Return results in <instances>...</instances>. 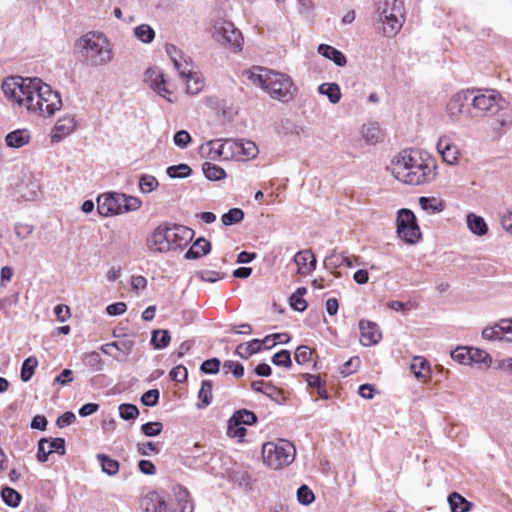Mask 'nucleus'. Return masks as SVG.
I'll use <instances>...</instances> for the list:
<instances>
[{"label":"nucleus","mask_w":512,"mask_h":512,"mask_svg":"<svg viewBox=\"0 0 512 512\" xmlns=\"http://www.w3.org/2000/svg\"><path fill=\"white\" fill-rule=\"evenodd\" d=\"M2 90L10 101L42 117H52L63 105L60 94L39 78L10 77Z\"/></svg>","instance_id":"f257e3e1"},{"label":"nucleus","mask_w":512,"mask_h":512,"mask_svg":"<svg viewBox=\"0 0 512 512\" xmlns=\"http://www.w3.org/2000/svg\"><path fill=\"white\" fill-rule=\"evenodd\" d=\"M390 170L394 178L404 184L425 185L435 179L437 163L417 150H403L393 157Z\"/></svg>","instance_id":"f03ea898"},{"label":"nucleus","mask_w":512,"mask_h":512,"mask_svg":"<svg viewBox=\"0 0 512 512\" xmlns=\"http://www.w3.org/2000/svg\"><path fill=\"white\" fill-rule=\"evenodd\" d=\"M254 83L260 85L269 95L281 102H289L297 91L291 77L267 68H257L251 74Z\"/></svg>","instance_id":"7ed1b4c3"},{"label":"nucleus","mask_w":512,"mask_h":512,"mask_svg":"<svg viewBox=\"0 0 512 512\" xmlns=\"http://www.w3.org/2000/svg\"><path fill=\"white\" fill-rule=\"evenodd\" d=\"M77 46L86 63L90 66H104L113 59L111 44L101 32L91 31L84 34L79 38Z\"/></svg>","instance_id":"20e7f679"},{"label":"nucleus","mask_w":512,"mask_h":512,"mask_svg":"<svg viewBox=\"0 0 512 512\" xmlns=\"http://www.w3.org/2000/svg\"><path fill=\"white\" fill-rule=\"evenodd\" d=\"M209 146L211 152L215 154L213 159L246 161L255 158L259 152L254 142L244 140L216 139L211 140Z\"/></svg>","instance_id":"39448f33"},{"label":"nucleus","mask_w":512,"mask_h":512,"mask_svg":"<svg viewBox=\"0 0 512 512\" xmlns=\"http://www.w3.org/2000/svg\"><path fill=\"white\" fill-rule=\"evenodd\" d=\"M377 21L382 24L386 37H394L405 21V9L401 0H379L376 4Z\"/></svg>","instance_id":"423d86ee"},{"label":"nucleus","mask_w":512,"mask_h":512,"mask_svg":"<svg viewBox=\"0 0 512 512\" xmlns=\"http://www.w3.org/2000/svg\"><path fill=\"white\" fill-rule=\"evenodd\" d=\"M295 454L296 449L288 440L267 442L262 447L263 462L274 470L290 465L294 461Z\"/></svg>","instance_id":"0eeeda50"},{"label":"nucleus","mask_w":512,"mask_h":512,"mask_svg":"<svg viewBox=\"0 0 512 512\" xmlns=\"http://www.w3.org/2000/svg\"><path fill=\"white\" fill-rule=\"evenodd\" d=\"M213 37L217 42L233 51H238L242 48V33L230 21H216L213 26Z\"/></svg>","instance_id":"6e6552de"},{"label":"nucleus","mask_w":512,"mask_h":512,"mask_svg":"<svg viewBox=\"0 0 512 512\" xmlns=\"http://www.w3.org/2000/svg\"><path fill=\"white\" fill-rule=\"evenodd\" d=\"M398 236L406 243L415 244L421 237L415 214L409 209H400L397 219Z\"/></svg>","instance_id":"1a4fd4ad"},{"label":"nucleus","mask_w":512,"mask_h":512,"mask_svg":"<svg viewBox=\"0 0 512 512\" xmlns=\"http://www.w3.org/2000/svg\"><path fill=\"white\" fill-rule=\"evenodd\" d=\"M505 100L496 90H486L474 96L472 106L486 114L495 115L504 108Z\"/></svg>","instance_id":"9d476101"},{"label":"nucleus","mask_w":512,"mask_h":512,"mask_svg":"<svg viewBox=\"0 0 512 512\" xmlns=\"http://www.w3.org/2000/svg\"><path fill=\"white\" fill-rule=\"evenodd\" d=\"M146 245L151 252L166 253L171 251L170 227L167 224L156 227L147 238Z\"/></svg>","instance_id":"9b49d317"},{"label":"nucleus","mask_w":512,"mask_h":512,"mask_svg":"<svg viewBox=\"0 0 512 512\" xmlns=\"http://www.w3.org/2000/svg\"><path fill=\"white\" fill-rule=\"evenodd\" d=\"M78 126L76 114L67 113L60 117L51 130V143H59L69 135H71Z\"/></svg>","instance_id":"f8f14e48"},{"label":"nucleus","mask_w":512,"mask_h":512,"mask_svg":"<svg viewBox=\"0 0 512 512\" xmlns=\"http://www.w3.org/2000/svg\"><path fill=\"white\" fill-rule=\"evenodd\" d=\"M437 152L444 162L449 165H456L459 162L461 153L454 139L447 134L441 135L437 141Z\"/></svg>","instance_id":"ddd939ff"},{"label":"nucleus","mask_w":512,"mask_h":512,"mask_svg":"<svg viewBox=\"0 0 512 512\" xmlns=\"http://www.w3.org/2000/svg\"><path fill=\"white\" fill-rule=\"evenodd\" d=\"M165 50L182 78L185 79L193 73V65L189 56L184 55L183 52L173 44H167Z\"/></svg>","instance_id":"4468645a"},{"label":"nucleus","mask_w":512,"mask_h":512,"mask_svg":"<svg viewBox=\"0 0 512 512\" xmlns=\"http://www.w3.org/2000/svg\"><path fill=\"white\" fill-rule=\"evenodd\" d=\"M121 193H106L97 198V210L102 216H111L123 213L120 199Z\"/></svg>","instance_id":"2eb2a0df"},{"label":"nucleus","mask_w":512,"mask_h":512,"mask_svg":"<svg viewBox=\"0 0 512 512\" xmlns=\"http://www.w3.org/2000/svg\"><path fill=\"white\" fill-rule=\"evenodd\" d=\"M482 336L491 341L512 342V322H495L483 329Z\"/></svg>","instance_id":"dca6fc26"},{"label":"nucleus","mask_w":512,"mask_h":512,"mask_svg":"<svg viewBox=\"0 0 512 512\" xmlns=\"http://www.w3.org/2000/svg\"><path fill=\"white\" fill-rule=\"evenodd\" d=\"M53 452L60 455L65 454V441L63 438L41 439L38 443L37 460L42 463L46 462L48 456Z\"/></svg>","instance_id":"f3484780"},{"label":"nucleus","mask_w":512,"mask_h":512,"mask_svg":"<svg viewBox=\"0 0 512 512\" xmlns=\"http://www.w3.org/2000/svg\"><path fill=\"white\" fill-rule=\"evenodd\" d=\"M146 82L150 88L153 89L161 97L165 98L170 103L173 102V100L170 98L172 92L167 88L164 75L161 72L151 68L148 69L146 71Z\"/></svg>","instance_id":"a211bd4d"},{"label":"nucleus","mask_w":512,"mask_h":512,"mask_svg":"<svg viewBox=\"0 0 512 512\" xmlns=\"http://www.w3.org/2000/svg\"><path fill=\"white\" fill-rule=\"evenodd\" d=\"M193 234V230L185 226L175 225L170 227L171 250H182L192 240Z\"/></svg>","instance_id":"6ab92c4d"},{"label":"nucleus","mask_w":512,"mask_h":512,"mask_svg":"<svg viewBox=\"0 0 512 512\" xmlns=\"http://www.w3.org/2000/svg\"><path fill=\"white\" fill-rule=\"evenodd\" d=\"M360 341L364 346H372L382 339V332L376 322H359Z\"/></svg>","instance_id":"aec40b11"},{"label":"nucleus","mask_w":512,"mask_h":512,"mask_svg":"<svg viewBox=\"0 0 512 512\" xmlns=\"http://www.w3.org/2000/svg\"><path fill=\"white\" fill-rule=\"evenodd\" d=\"M294 262L298 267V274L306 276L316 268V258L310 249L299 251L294 256Z\"/></svg>","instance_id":"412c9836"},{"label":"nucleus","mask_w":512,"mask_h":512,"mask_svg":"<svg viewBox=\"0 0 512 512\" xmlns=\"http://www.w3.org/2000/svg\"><path fill=\"white\" fill-rule=\"evenodd\" d=\"M30 139V132L27 129H18L6 135L5 143L8 147L21 148L27 145Z\"/></svg>","instance_id":"4be33fe9"},{"label":"nucleus","mask_w":512,"mask_h":512,"mask_svg":"<svg viewBox=\"0 0 512 512\" xmlns=\"http://www.w3.org/2000/svg\"><path fill=\"white\" fill-rule=\"evenodd\" d=\"M419 205L426 213L433 215L444 211L446 204L445 201L437 197L421 196L418 199Z\"/></svg>","instance_id":"5701e85b"},{"label":"nucleus","mask_w":512,"mask_h":512,"mask_svg":"<svg viewBox=\"0 0 512 512\" xmlns=\"http://www.w3.org/2000/svg\"><path fill=\"white\" fill-rule=\"evenodd\" d=\"M411 372L421 381H426L431 373L429 362L421 356H415L410 365Z\"/></svg>","instance_id":"b1692460"},{"label":"nucleus","mask_w":512,"mask_h":512,"mask_svg":"<svg viewBox=\"0 0 512 512\" xmlns=\"http://www.w3.org/2000/svg\"><path fill=\"white\" fill-rule=\"evenodd\" d=\"M318 52L323 57L334 62L335 65L343 67L347 63L346 56L338 49L327 44H320L318 46Z\"/></svg>","instance_id":"393cba45"},{"label":"nucleus","mask_w":512,"mask_h":512,"mask_svg":"<svg viewBox=\"0 0 512 512\" xmlns=\"http://www.w3.org/2000/svg\"><path fill=\"white\" fill-rule=\"evenodd\" d=\"M18 193L24 200L34 201L40 195V185L36 180L29 178L26 182H22L19 185Z\"/></svg>","instance_id":"a878e982"},{"label":"nucleus","mask_w":512,"mask_h":512,"mask_svg":"<svg viewBox=\"0 0 512 512\" xmlns=\"http://www.w3.org/2000/svg\"><path fill=\"white\" fill-rule=\"evenodd\" d=\"M468 91L454 94L447 103V113L450 117H456L462 113L465 102L468 100Z\"/></svg>","instance_id":"bb28decb"},{"label":"nucleus","mask_w":512,"mask_h":512,"mask_svg":"<svg viewBox=\"0 0 512 512\" xmlns=\"http://www.w3.org/2000/svg\"><path fill=\"white\" fill-rule=\"evenodd\" d=\"M211 250V244L205 238L197 239L185 253L186 259H198L207 255Z\"/></svg>","instance_id":"cd10ccee"},{"label":"nucleus","mask_w":512,"mask_h":512,"mask_svg":"<svg viewBox=\"0 0 512 512\" xmlns=\"http://www.w3.org/2000/svg\"><path fill=\"white\" fill-rule=\"evenodd\" d=\"M467 227L471 233L483 236L488 232V226L483 217L474 213H468L466 217Z\"/></svg>","instance_id":"c85d7f7f"},{"label":"nucleus","mask_w":512,"mask_h":512,"mask_svg":"<svg viewBox=\"0 0 512 512\" xmlns=\"http://www.w3.org/2000/svg\"><path fill=\"white\" fill-rule=\"evenodd\" d=\"M361 135L365 142L374 145L382 140L383 134L377 123H368L362 126Z\"/></svg>","instance_id":"c756f323"},{"label":"nucleus","mask_w":512,"mask_h":512,"mask_svg":"<svg viewBox=\"0 0 512 512\" xmlns=\"http://www.w3.org/2000/svg\"><path fill=\"white\" fill-rule=\"evenodd\" d=\"M470 364H476L480 368L487 369L492 365V358L486 351L471 347Z\"/></svg>","instance_id":"7c9ffc66"},{"label":"nucleus","mask_w":512,"mask_h":512,"mask_svg":"<svg viewBox=\"0 0 512 512\" xmlns=\"http://www.w3.org/2000/svg\"><path fill=\"white\" fill-rule=\"evenodd\" d=\"M345 255L335 250L331 251L324 259V266L330 270L335 277H340V273L336 270L343 265Z\"/></svg>","instance_id":"2f4dec72"},{"label":"nucleus","mask_w":512,"mask_h":512,"mask_svg":"<svg viewBox=\"0 0 512 512\" xmlns=\"http://www.w3.org/2000/svg\"><path fill=\"white\" fill-rule=\"evenodd\" d=\"M448 503L450 505L451 512H469L472 507V503L467 501L457 492H452L448 496Z\"/></svg>","instance_id":"473e14b6"},{"label":"nucleus","mask_w":512,"mask_h":512,"mask_svg":"<svg viewBox=\"0 0 512 512\" xmlns=\"http://www.w3.org/2000/svg\"><path fill=\"white\" fill-rule=\"evenodd\" d=\"M318 93L326 95L332 104H337L341 99V91L337 83H322L318 87Z\"/></svg>","instance_id":"72a5a7b5"},{"label":"nucleus","mask_w":512,"mask_h":512,"mask_svg":"<svg viewBox=\"0 0 512 512\" xmlns=\"http://www.w3.org/2000/svg\"><path fill=\"white\" fill-rule=\"evenodd\" d=\"M160 494L156 491H151L147 493L141 500H140V508L144 512H157V507L160 503Z\"/></svg>","instance_id":"f704fd0d"},{"label":"nucleus","mask_w":512,"mask_h":512,"mask_svg":"<svg viewBox=\"0 0 512 512\" xmlns=\"http://www.w3.org/2000/svg\"><path fill=\"white\" fill-rule=\"evenodd\" d=\"M202 170L205 177L210 181H219L226 177V172L222 167L210 162H205L202 165Z\"/></svg>","instance_id":"c9c22d12"},{"label":"nucleus","mask_w":512,"mask_h":512,"mask_svg":"<svg viewBox=\"0 0 512 512\" xmlns=\"http://www.w3.org/2000/svg\"><path fill=\"white\" fill-rule=\"evenodd\" d=\"M97 460L100 463L101 469L104 473L109 476L116 475L119 471V462L115 459L110 458L105 454H98Z\"/></svg>","instance_id":"e433bc0d"},{"label":"nucleus","mask_w":512,"mask_h":512,"mask_svg":"<svg viewBox=\"0 0 512 512\" xmlns=\"http://www.w3.org/2000/svg\"><path fill=\"white\" fill-rule=\"evenodd\" d=\"M261 349V342L254 339L248 344H240L237 346L236 352L242 358H249L251 355L257 353Z\"/></svg>","instance_id":"4c0bfd02"},{"label":"nucleus","mask_w":512,"mask_h":512,"mask_svg":"<svg viewBox=\"0 0 512 512\" xmlns=\"http://www.w3.org/2000/svg\"><path fill=\"white\" fill-rule=\"evenodd\" d=\"M82 361L87 367H90L93 371H101L103 369V360L100 354L96 351L85 353L82 357Z\"/></svg>","instance_id":"58836bf2"},{"label":"nucleus","mask_w":512,"mask_h":512,"mask_svg":"<svg viewBox=\"0 0 512 512\" xmlns=\"http://www.w3.org/2000/svg\"><path fill=\"white\" fill-rule=\"evenodd\" d=\"M171 337L167 330H154L151 337V344L155 349H163L170 343Z\"/></svg>","instance_id":"ea45409f"},{"label":"nucleus","mask_w":512,"mask_h":512,"mask_svg":"<svg viewBox=\"0 0 512 512\" xmlns=\"http://www.w3.org/2000/svg\"><path fill=\"white\" fill-rule=\"evenodd\" d=\"M185 79L187 93L191 95H196L202 90L204 82L203 79L196 72H193Z\"/></svg>","instance_id":"a19ab883"},{"label":"nucleus","mask_w":512,"mask_h":512,"mask_svg":"<svg viewBox=\"0 0 512 512\" xmlns=\"http://www.w3.org/2000/svg\"><path fill=\"white\" fill-rule=\"evenodd\" d=\"M227 435L231 438H237L239 441H242L246 435V428H244L238 421H235L231 416L228 420Z\"/></svg>","instance_id":"79ce46f5"},{"label":"nucleus","mask_w":512,"mask_h":512,"mask_svg":"<svg viewBox=\"0 0 512 512\" xmlns=\"http://www.w3.org/2000/svg\"><path fill=\"white\" fill-rule=\"evenodd\" d=\"M244 219V212L240 208H232L221 217L223 225L230 226L240 223Z\"/></svg>","instance_id":"37998d69"},{"label":"nucleus","mask_w":512,"mask_h":512,"mask_svg":"<svg viewBox=\"0 0 512 512\" xmlns=\"http://www.w3.org/2000/svg\"><path fill=\"white\" fill-rule=\"evenodd\" d=\"M134 34L143 43H150L155 37V31L148 24H141L135 27Z\"/></svg>","instance_id":"c03bdc74"},{"label":"nucleus","mask_w":512,"mask_h":512,"mask_svg":"<svg viewBox=\"0 0 512 512\" xmlns=\"http://www.w3.org/2000/svg\"><path fill=\"white\" fill-rule=\"evenodd\" d=\"M198 397L202 404L198 405L199 408L207 407L212 400V382L210 380H204L201 384V388L198 393Z\"/></svg>","instance_id":"a18cd8bd"},{"label":"nucleus","mask_w":512,"mask_h":512,"mask_svg":"<svg viewBox=\"0 0 512 512\" xmlns=\"http://www.w3.org/2000/svg\"><path fill=\"white\" fill-rule=\"evenodd\" d=\"M232 417L242 425H252L257 422V416L255 413L247 409L235 411Z\"/></svg>","instance_id":"49530a36"},{"label":"nucleus","mask_w":512,"mask_h":512,"mask_svg":"<svg viewBox=\"0 0 512 512\" xmlns=\"http://www.w3.org/2000/svg\"><path fill=\"white\" fill-rule=\"evenodd\" d=\"M37 365L38 361L35 357H29L23 362L20 374L23 382H28L32 378Z\"/></svg>","instance_id":"de8ad7c7"},{"label":"nucleus","mask_w":512,"mask_h":512,"mask_svg":"<svg viewBox=\"0 0 512 512\" xmlns=\"http://www.w3.org/2000/svg\"><path fill=\"white\" fill-rule=\"evenodd\" d=\"M159 185L158 180L149 174H143L139 178V189L142 193H150Z\"/></svg>","instance_id":"09e8293b"},{"label":"nucleus","mask_w":512,"mask_h":512,"mask_svg":"<svg viewBox=\"0 0 512 512\" xmlns=\"http://www.w3.org/2000/svg\"><path fill=\"white\" fill-rule=\"evenodd\" d=\"M118 199H120L123 213L138 210L142 205V201L135 196L121 194V197H118Z\"/></svg>","instance_id":"8fccbe9b"},{"label":"nucleus","mask_w":512,"mask_h":512,"mask_svg":"<svg viewBox=\"0 0 512 512\" xmlns=\"http://www.w3.org/2000/svg\"><path fill=\"white\" fill-rule=\"evenodd\" d=\"M192 172V169L187 164H179L169 166L166 170L167 175L170 178H186Z\"/></svg>","instance_id":"3c124183"},{"label":"nucleus","mask_w":512,"mask_h":512,"mask_svg":"<svg viewBox=\"0 0 512 512\" xmlns=\"http://www.w3.org/2000/svg\"><path fill=\"white\" fill-rule=\"evenodd\" d=\"M1 497L3 501L11 507H17L21 500V495L10 487H5L2 489Z\"/></svg>","instance_id":"603ef678"},{"label":"nucleus","mask_w":512,"mask_h":512,"mask_svg":"<svg viewBox=\"0 0 512 512\" xmlns=\"http://www.w3.org/2000/svg\"><path fill=\"white\" fill-rule=\"evenodd\" d=\"M305 291V288H299L294 294H292L290 297L291 308L299 312H302L307 308V302L302 297Z\"/></svg>","instance_id":"864d4df0"},{"label":"nucleus","mask_w":512,"mask_h":512,"mask_svg":"<svg viewBox=\"0 0 512 512\" xmlns=\"http://www.w3.org/2000/svg\"><path fill=\"white\" fill-rule=\"evenodd\" d=\"M119 415L124 420H134L139 415L136 405L124 403L119 406Z\"/></svg>","instance_id":"5fc2aeb1"},{"label":"nucleus","mask_w":512,"mask_h":512,"mask_svg":"<svg viewBox=\"0 0 512 512\" xmlns=\"http://www.w3.org/2000/svg\"><path fill=\"white\" fill-rule=\"evenodd\" d=\"M272 363L276 366L290 368L292 366L291 354L288 350H281L273 355Z\"/></svg>","instance_id":"6e6d98bb"},{"label":"nucleus","mask_w":512,"mask_h":512,"mask_svg":"<svg viewBox=\"0 0 512 512\" xmlns=\"http://www.w3.org/2000/svg\"><path fill=\"white\" fill-rule=\"evenodd\" d=\"M451 357L460 364L470 365V348L457 347L455 350L451 351Z\"/></svg>","instance_id":"4d7b16f0"},{"label":"nucleus","mask_w":512,"mask_h":512,"mask_svg":"<svg viewBox=\"0 0 512 512\" xmlns=\"http://www.w3.org/2000/svg\"><path fill=\"white\" fill-rule=\"evenodd\" d=\"M297 499L301 504L309 505L314 501L315 496H314V493L312 492V490L308 486L302 485L297 490Z\"/></svg>","instance_id":"13d9d810"},{"label":"nucleus","mask_w":512,"mask_h":512,"mask_svg":"<svg viewBox=\"0 0 512 512\" xmlns=\"http://www.w3.org/2000/svg\"><path fill=\"white\" fill-rule=\"evenodd\" d=\"M161 422H147L141 426L142 433L147 437L157 436L162 432Z\"/></svg>","instance_id":"bf43d9fd"},{"label":"nucleus","mask_w":512,"mask_h":512,"mask_svg":"<svg viewBox=\"0 0 512 512\" xmlns=\"http://www.w3.org/2000/svg\"><path fill=\"white\" fill-rule=\"evenodd\" d=\"M311 356L312 350L309 347L302 345L296 349L294 359L298 364L303 365L310 361Z\"/></svg>","instance_id":"052dcab7"},{"label":"nucleus","mask_w":512,"mask_h":512,"mask_svg":"<svg viewBox=\"0 0 512 512\" xmlns=\"http://www.w3.org/2000/svg\"><path fill=\"white\" fill-rule=\"evenodd\" d=\"M159 396H160V393H159L158 389H151V390L146 391L142 395L141 402L145 406L154 407L158 404Z\"/></svg>","instance_id":"680f3d73"},{"label":"nucleus","mask_w":512,"mask_h":512,"mask_svg":"<svg viewBox=\"0 0 512 512\" xmlns=\"http://www.w3.org/2000/svg\"><path fill=\"white\" fill-rule=\"evenodd\" d=\"M220 360L218 358H211L205 360L201 365V371L206 374H216L220 368Z\"/></svg>","instance_id":"e2e57ef3"},{"label":"nucleus","mask_w":512,"mask_h":512,"mask_svg":"<svg viewBox=\"0 0 512 512\" xmlns=\"http://www.w3.org/2000/svg\"><path fill=\"white\" fill-rule=\"evenodd\" d=\"M173 142L176 146L184 149L191 142V136L186 130H180L175 133L173 137Z\"/></svg>","instance_id":"0e129e2a"},{"label":"nucleus","mask_w":512,"mask_h":512,"mask_svg":"<svg viewBox=\"0 0 512 512\" xmlns=\"http://www.w3.org/2000/svg\"><path fill=\"white\" fill-rule=\"evenodd\" d=\"M251 387L256 392H261L267 396H271L276 388L271 383H265L264 381H254Z\"/></svg>","instance_id":"69168bd1"},{"label":"nucleus","mask_w":512,"mask_h":512,"mask_svg":"<svg viewBox=\"0 0 512 512\" xmlns=\"http://www.w3.org/2000/svg\"><path fill=\"white\" fill-rule=\"evenodd\" d=\"M225 276V273H221L219 271H214V270H202L199 272V277L205 281V282H210V283H214L222 278H224Z\"/></svg>","instance_id":"338daca9"},{"label":"nucleus","mask_w":512,"mask_h":512,"mask_svg":"<svg viewBox=\"0 0 512 512\" xmlns=\"http://www.w3.org/2000/svg\"><path fill=\"white\" fill-rule=\"evenodd\" d=\"M169 376L173 381L182 383L187 379L188 372L184 366L179 365L170 371Z\"/></svg>","instance_id":"774afa93"}]
</instances>
